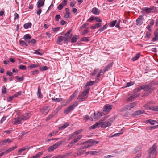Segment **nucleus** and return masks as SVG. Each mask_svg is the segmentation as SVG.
I'll list each match as a JSON object with an SVG mask.
<instances>
[{
	"mask_svg": "<svg viewBox=\"0 0 158 158\" xmlns=\"http://www.w3.org/2000/svg\"><path fill=\"white\" fill-rule=\"evenodd\" d=\"M102 114L99 112H94L93 114L91 115L90 118L91 121H95L98 119L102 116Z\"/></svg>",
	"mask_w": 158,
	"mask_h": 158,
	"instance_id": "8",
	"label": "nucleus"
},
{
	"mask_svg": "<svg viewBox=\"0 0 158 158\" xmlns=\"http://www.w3.org/2000/svg\"><path fill=\"white\" fill-rule=\"evenodd\" d=\"M55 114H56L53 112H52L51 114L48 116L47 119H46V121L49 120L51 119L55 115Z\"/></svg>",
	"mask_w": 158,
	"mask_h": 158,
	"instance_id": "34",
	"label": "nucleus"
},
{
	"mask_svg": "<svg viewBox=\"0 0 158 158\" xmlns=\"http://www.w3.org/2000/svg\"><path fill=\"white\" fill-rule=\"evenodd\" d=\"M50 110V107L48 106L44 107L40 110V112L44 115H46Z\"/></svg>",
	"mask_w": 158,
	"mask_h": 158,
	"instance_id": "10",
	"label": "nucleus"
},
{
	"mask_svg": "<svg viewBox=\"0 0 158 158\" xmlns=\"http://www.w3.org/2000/svg\"><path fill=\"white\" fill-rule=\"evenodd\" d=\"M112 106L109 104H106L105 105L103 109V111L106 114L109 112L112 109Z\"/></svg>",
	"mask_w": 158,
	"mask_h": 158,
	"instance_id": "11",
	"label": "nucleus"
},
{
	"mask_svg": "<svg viewBox=\"0 0 158 158\" xmlns=\"http://www.w3.org/2000/svg\"><path fill=\"white\" fill-rule=\"evenodd\" d=\"M71 153H67L63 154L62 155H60L61 158H64L65 157H67L71 154Z\"/></svg>",
	"mask_w": 158,
	"mask_h": 158,
	"instance_id": "49",
	"label": "nucleus"
},
{
	"mask_svg": "<svg viewBox=\"0 0 158 158\" xmlns=\"http://www.w3.org/2000/svg\"><path fill=\"white\" fill-rule=\"evenodd\" d=\"M62 143V141H59L57 143H56L54 145H52L53 147L55 149L56 148H57Z\"/></svg>",
	"mask_w": 158,
	"mask_h": 158,
	"instance_id": "25",
	"label": "nucleus"
},
{
	"mask_svg": "<svg viewBox=\"0 0 158 158\" xmlns=\"http://www.w3.org/2000/svg\"><path fill=\"white\" fill-rule=\"evenodd\" d=\"M31 23L30 22H29L25 24L23 26L25 29H27L29 28H30L31 27Z\"/></svg>",
	"mask_w": 158,
	"mask_h": 158,
	"instance_id": "28",
	"label": "nucleus"
},
{
	"mask_svg": "<svg viewBox=\"0 0 158 158\" xmlns=\"http://www.w3.org/2000/svg\"><path fill=\"white\" fill-rule=\"evenodd\" d=\"M69 124L68 123H66L64 124L63 125L59 127V128L60 130H62L65 128L69 125Z\"/></svg>",
	"mask_w": 158,
	"mask_h": 158,
	"instance_id": "37",
	"label": "nucleus"
},
{
	"mask_svg": "<svg viewBox=\"0 0 158 158\" xmlns=\"http://www.w3.org/2000/svg\"><path fill=\"white\" fill-rule=\"evenodd\" d=\"M89 88H87L78 95L77 98V99L78 100V101H83L87 98L88 97L87 95L89 94Z\"/></svg>",
	"mask_w": 158,
	"mask_h": 158,
	"instance_id": "2",
	"label": "nucleus"
},
{
	"mask_svg": "<svg viewBox=\"0 0 158 158\" xmlns=\"http://www.w3.org/2000/svg\"><path fill=\"white\" fill-rule=\"evenodd\" d=\"M140 149V148L139 147H137L135 148L134 150L133 151L134 153H136Z\"/></svg>",
	"mask_w": 158,
	"mask_h": 158,
	"instance_id": "58",
	"label": "nucleus"
},
{
	"mask_svg": "<svg viewBox=\"0 0 158 158\" xmlns=\"http://www.w3.org/2000/svg\"><path fill=\"white\" fill-rule=\"evenodd\" d=\"M2 92L3 94H5L6 92V89L5 86H3L2 89Z\"/></svg>",
	"mask_w": 158,
	"mask_h": 158,
	"instance_id": "57",
	"label": "nucleus"
},
{
	"mask_svg": "<svg viewBox=\"0 0 158 158\" xmlns=\"http://www.w3.org/2000/svg\"><path fill=\"white\" fill-rule=\"evenodd\" d=\"M27 42L31 44H34L36 42V40L34 39H33L31 40H29Z\"/></svg>",
	"mask_w": 158,
	"mask_h": 158,
	"instance_id": "56",
	"label": "nucleus"
},
{
	"mask_svg": "<svg viewBox=\"0 0 158 158\" xmlns=\"http://www.w3.org/2000/svg\"><path fill=\"white\" fill-rule=\"evenodd\" d=\"M85 152V150H81L78 151L74 153L73 156L75 157L84 154Z\"/></svg>",
	"mask_w": 158,
	"mask_h": 158,
	"instance_id": "18",
	"label": "nucleus"
},
{
	"mask_svg": "<svg viewBox=\"0 0 158 158\" xmlns=\"http://www.w3.org/2000/svg\"><path fill=\"white\" fill-rule=\"evenodd\" d=\"M158 40V35L156 34H155L154 37L153 38L152 40V41L155 42Z\"/></svg>",
	"mask_w": 158,
	"mask_h": 158,
	"instance_id": "48",
	"label": "nucleus"
},
{
	"mask_svg": "<svg viewBox=\"0 0 158 158\" xmlns=\"http://www.w3.org/2000/svg\"><path fill=\"white\" fill-rule=\"evenodd\" d=\"M83 118L86 120H91V118H90H90L89 116L87 115L84 116H83Z\"/></svg>",
	"mask_w": 158,
	"mask_h": 158,
	"instance_id": "59",
	"label": "nucleus"
},
{
	"mask_svg": "<svg viewBox=\"0 0 158 158\" xmlns=\"http://www.w3.org/2000/svg\"><path fill=\"white\" fill-rule=\"evenodd\" d=\"M14 121H13L14 125H18L20 123L21 120V118L18 117L16 118H14L13 119Z\"/></svg>",
	"mask_w": 158,
	"mask_h": 158,
	"instance_id": "16",
	"label": "nucleus"
},
{
	"mask_svg": "<svg viewBox=\"0 0 158 158\" xmlns=\"http://www.w3.org/2000/svg\"><path fill=\"white\" fill-rule=\"evenodd\" d=\"M72 37V35L71 34V35L70 36H65V38L64 39V41H69L70 39H71Z\"/></svg>",
	"mask_w": 158,
	"mask_h": 158,
	"instance_id": "38",
	"label": "nucleus"
},
{
	"mask_svg": "<svg viewBox=\"0 0 158 158\" xmlns=\"http://www.w3.org/2000/svg\"><path fill=\"white\" fill-rule=\"evenodd\" d=\"M102 123V121L101 120H100L97 123L94 125L90 126V129H94L97 128L98 127H99V126Z\"/></svg>",
	"mask_w": 158,
	"mask_h": 158,
	"instance_id": "15",
	"label": "nucleus"
},
{
	"mask_svg": "<svg viewBox=\"0 0 158 158\" xmlns=\"http://www.w3.org/2000/svg\"><path fill=\"white\" fill-rule=\"evenodd\" d=\"M156 144L153 145L152 147L150 148L148 150V153L150 157L151 156V155H152V157H154L156 154Z\"/></svg>",
	"mask_w": 158,
	"mask_h": 158,
	"instance_id": "6",
	"label": "nucleus"
},
{
	"mask_svg": "<svg viewBox=\"0 0 158 158\" xmlns=\"http://www.w3.org/2000/svg\"><path fill=\"white\" fill-rule=\"evenodd\" d=\"M140 54L139 53H138L134 57L132 58L133 61H135L139 59L140 56Z\"/></svg>",
	"mask_w": 158,
	"mask_h": 158,
	"instance_id": "26",
	"label": "nucleus"
},
{
	"mask_svg": "<svg viewBox=\"0 0 158 158\" xmlns=\"http://www.w3.org/2000/svg\"><path fill=\"white\" fill-rule=\"evenodd\" d=\"M90 40V37H83L81 38V40L85 42H88Z\"/></svg>",
	"mask_w": 158,
	"mask_h": 158,
	"instance_id": "42",
	"label": "nucleus"
},
{
	"mask_svg": "<svg viewBox=\"0 0 158 158\" xmlns=\"http://www.w3.org/2000/svg\"><path fill=\"white\" fill-rule=\"evenodd\" d=\"M61 108V106H59L53 112L56 114Z\"/></svg>",
	"mask_w": 158,
	"mask_h": 158,
	"instance_id": "54",
	"label": "nucleus"
},
{
	"mask_svg": "<svg viewBox=\"0 0 158 158\" xmlns=\"http://www.w3.org/2000/svg\"><path fill=\"white\" fill-rule=\"evenodd\" d=\"M23 38L25 41L28 42V41L31 39V37L29 34H27L24 36Z\"/></svg>",
	"mask_w": 158,
	"mask_h": 158,
	"instance_id": "24",
	"label": "nucleus"
},
{
	"mask_svg": "<svg viewBox=\"0 0 158 158\" xmlns=\"http://www.w3.org/2000/svg\"><path fill=\"white\" fill-rule=\"evenodd\" d=\"M14 20L17 19H18L19 17V15L17 13H15V14L14 15Z\"/></svg>",
	"mask_w": 158,
	"mask_h": 158,
	"instance_id": "52",
	"label": "nucleus"
},
{
	"mask_svg": "<svg viewBox=\"0 0 158 158\" xmlns=\"http://www.w3.org/2000/svg\"><path fill=\"white\" fill-rule=\"evenodd\" d=\"M29 114H28V113H27L26 114V115H23L22 116V117L21 118V121L22 120H27L28 119V115H29Z\"/></svg>",
	"mask_w": 158,
	"mask_h": 158,
	"instance_id": "35",
	"label": "nucleus"
},
{
	"mask_svg": "<svg viewBox=\"0 0 158 158\" xmlns=\"http://www.w3.org/2000/svg\"><path fill=\"white\" fill-rule=\"evenodd\" d=\"M121 132L120 133H117L116 134H114L112 136H111L110 137H113L115 136H118L120 135L121 134H122L123 132V131L122 129H121Z\"/></svg>",
	"mask_w": 158,
	"mask_h": 158,
	"instance_id": "31",
	"label": "nucleus"
},
{
	"mask_svg": "<svg viewBox=\"0 0 158 158\" xmlns=\"http://www.w3.org/2000/svg\"><path fill=\"white\" fill-rule=\"evenodd\" d=\"M106 25V24L104 25L102 28H101L100 29H99L98 31L96 33H97L99 31L100 32H102L105 29H106L107 28V27Z\"/></svg>",
	"mask_w": 158,
	"mask_h": 158,
	"instance_id": "43",
	"label": "nucleus"
},
{
	"mask_svg": "<svg viewBox=\"0 0 158 158\" xmlns=\"http://www.w3.org/2000/svg\"><path fill=\"white\" fill-rule=\"evenodd\" d=\"M140 95L139 93H135L132 94L128 98V101L130 102L134 100L135 98L138 97Z\"/></svg>",
	"mask_w": 158,
	"mask_h": 158,
	"instance_id": "12",
	"label": "nucleus"
},
{
	"mask_svg": "<svg viewBox=\"0 0 158 158\" xmlns=\"http://www.w3.org/2000/svg\"><path fill=\"white\" fill-rule=\"evenodd\" d=\"M134 84V82H132L127 83H126V87L130 86L131 85H133Z\"/></svg>",
	"mask_w": 158,
	"mask_h": 158,
	"instance_id": "61",
	"label": "nucleus"
},
{
	"mask_svg": "<svg viewBox=\"0 0 158 158\" xmlns=\"http://www.w3.org/2000/svg\"><path fill=\"white\" fill-rule=\"evenodd\" d=\"M137 105V102H134L131 103H130L121 109L119 110L120 112H123L127 110H130L131 109L133 108Z\"/></svg>",
	"mask_w": 158,
	"mask_h": 158,
	"instance_id": "3",
	"label": "nucleus"
},
{
	"mask_svg": "<svg viewBox=\"0 0 158 158\" xmlns=\"http://www.w3.org/2000/svg\"><path fill=\"white\" fill-rule=\"evenodd\" d=\"M98 143V141L94 140L93 139L89 140L85 142V143H89L90 144H87L86 145L83 147H81L80 149L82 150L84 149H86L87 148H88L91 146H92V145L94 144H97Z\"/></svg>",
	"mask_w": 158,
	"mask_h": 158,
	"instance_id": "5",
	"label": "nucleus"
},
{
	"mask_svg": "<svg viewBox=\"0 0 158 158\" xmlns=\"http://www.w3.org/2000/svg\"><path fill=\"white\" fill-rule=\"evenodd\" d=\"M64 37L63 36H59L58 37V41L59 42H61L64 40Z\"/></svg>",
	"mask_w": 158,
	"mask_h": 158,
	"instance_id": "62",
	"label": "nucleus"
},
{
	"mask_svg": "<svg viewBox=\"0 0 158 158\" xmlns=\"http://www.w3.org/2000/svg\"><path fill=\"white\" fill-rule=\"evenodd\" d=\"M154 102L153 101H151L147 103L144 104L143 106L144 107L146 108L147 110H149V108L151 106H150V105H152L154 104Z\"/></svg>",
	"mask_w": 158,
	"mask_h": 158,
	"instance_id": "13",
	"label": "nucleus"
},
{
	"mask_svg": "<svg viewBox=\"0 0 158 158\" xmlns=\"http://www.w3.org/2000/svg\"><path fill=\"white\" fill-rule=\"evenodd\" d=\"M143 17L142 15H140L139 16V18L137 19L136 22L137 24V25H141L143 21Z\"/></svg>",
	"mask_w": 158,
	"mask_h": 158,
	"instance_id": "14",
	"label": "nucleus"
},
{
	"mask_svg": "<svg viewBox=\"0 0 158 158\" xmlns=\"http://www.w3.org/2000/svg\"><path fill=\"white\" fill-rule=\"evenodd\" d=\"M60 15H56L55 17V20L57 21H58L59 20V19H60Z\"/></svg>",
	"mask_w": 158,
	"mask_h": 158,
	"instance_id": "64",
	"label": "nucleus"
},
{
	"mask_svg": "<svg viewBox=\"0 0 158 158\" xmlns=\"http://www.w3.org/2000/svg\"><path fill=\"white\" fill-rule=\"evenodd\" d=\"M52 100L53 101H54L55 102H58L61 101L62 100V98H56L55 99L52 98Z\"/></svg>",
	"mask_w": 158,
	"mask_h": 158,
	"instance_id": "46",
	"label": "nucleus"
},
{
	"mask_svg": "<svg viewBox=\"0 0 158 158\" xmlns=\"http://www.w3.org/2000/svg\"><path fill=\"white\" fill-rule=\"evenodd\" d=\"M98 69H95L93 72L91 73V75L92 76H94L98 72Z\"/></svg>",
	"mask_w": 158,
	"mask_h": 158,
	"instance_id": "45",
	"label": "nucleus"
},
{
	"mask_svg": "<svg viewBox=\"0 0 158 158\" xmlns=\"http://www.w3.org/2000/svg\"><path fill=\"white\" fill-rule=\"evenodd\" d=\"M37 95L39 98H41L43 97V95L41 93V89L40 86H39L38 88V91L37 92Z\"/></svg>",
	"mask_w": 158,
	"mask_h": 158,
	"instance_id": "21",
	"label": "nucleus"
},
{
	"mask_svg": "<svg viewBox=\"0 0 158 158\" xmlns=\"http://www.w3.org/2000/svg\"><path fill=\"white\" fill-rule=\"evenodd\" d=\"M28 148L27 146H25L24 147L18 150V152L19 153V155H22L21 152L22 151H25L26 149Z\"/></svg>",
	"mask_w": 158,
	"mask_h": 158,
	"instance_id": "27",
	"label": "nucleus"
},
{
	"mask_svg": "<svg viewBox=\"0 0 158 158\" xmlns=\"http://www.w3.org/2000/svg\"><path fill=\"white\" fill-rule=\"evenodd\" d=\"M148 123H150L151 125H153L155 124V123L157 122L155 120H152L151 119H148L146 121Z\"/></svg>",
	"mask_w": 158,
	"mask_h": 158,
	"instance_id": "33",
	"label": "nucleus"
},
{
	"mask_svg": "<svg viewBox=\"0 0 158 158\" xmlns=\"http://www.w3.org/2000/svg\"><path fill=\"white\" fill-rule=\"evenodd\" d=\"M82 137V135H79L77 137L73 139V141L75 143L78 142L79 140L81 139Z\"/></svg>",
	"mask_w": 158,
	"mask_h": 158,
	"instance_id": "36",
	"label": "nucleus"
},
{
	"mask_svg": "<svg viewBox=\"0 0 158 158\" xmlns=\"http://www.w3.org/2000/svg\"><path fill=\"white\" fill-rule=\"evenodd\" d=\"M120 20H119L118 21V22L116 23L115 24V27L117 28H118L119 29L120 28Z\"/></svg>",
	"mask_w": 158,
	"mask_h": 158,
	"instance_id": "60",
	"label": "nucleus"
},
{
	"mask_svg": "<svg viewBox=\"0 0 158 158\" xmlns=\"http://www.w3.org/2000/svg\"><path fill=\"white\" fill-rule=\"evenodd\" d=\"M115 118L113 117L109 119L107 121H106L101 124V126L102 128H106L108 127H109L111 125V124L113 121L114 120Z\"/></svg>",
	"mask_w": 158,
	"mask_h": 158,
	"instance_id": "4",
	"label": "nucleus"
},
{
	"mask_svg": "<svg viewBox=\"0 0 158 158\" xmlns=\"http://www.w3.org/2000/svg\"><path fill=\"white\" fill-rule=\"evenodd\" d=\"M95 83V81H90L87 82V83H86L85 86H90L93 85Z\"/></svg>",
	"mask_w": 158,
	"mask_h": 158,
	"instance_id": "40",
	"label": "nucleus"
},
{
	"mask_svg": "<svg viewBox=\"0 0 158 158\" xmlns=\"http://www.w3.org/2000/svg\"><path fill=\"white\" fill-rule=\"evenodd\" d=\"M117 23V20H114L111 21L110 23V26L111 27H113Z\"/></svg>",
	"mask_w": 158,
	"mask_h": 158,
	"instance_id": "39",
	"label": "nucleus"
},
{
	"mask_svg": "<svg viewBox=\"0 0 158 158\" xmlns=\"http://www.w3.org/2000/svg\"><path fill=\"white\" fill-rule=\"evenodd\" d=\"M78 103L77 102H75L72 105L68 106L64 111L65 114H68L71 111L73 110L76 106L78 105Z\"/></svg>",
	"mask_w": 158,
	"mask_h": 158,
	"instance_id": "7",
	"label": "nucleus"
},
{
	"mask_svg": "<svg viewBox=\"0 0 158 158\" xmlns=\"http://www.w3.org/2000/svg\"><path fill=\"white\" fill-rule=\"evenodd\" d=\"M144 113V111L142 110H138L135 111L133 114V115L135 116H138L141 115Z\"/></svg>",
	"mask_w": 158,
	"mask_h": 158,
	"instance_id": "20",
	"label": "nucleus"
},
{
	"mask_svg": "<svg viewBox=\"0 0 158 158\" xmlns=\"http://www.w3.org/2000/svg\"><path fill=\"white\" fill-rule=\"evenodd\" d=\"M43 153V152H39L37 154H36L34 156L35 158H38L40 157L42 155Z\"/></svg>",
	"mask_w": 158,
	"mask_h": 158,
	"instance_id": "47",
	"label": "nucleus"
},
{
	"mask_svg": "<svg viewBox=\"0 0 158 158\" xmlns=\"http://www.w3.org/2000/svg\"><path fill=\"white\" fill-rule=\"evenodd\" d=\"M112 64L110 63L108 64L106 67H105L103 69V72H105L108 71V69L110 68L112 66Z\"/></svg>",
	"mask_w": 158,
	"mask_h": 158,
	"instance_id": "29",
	"label": "nucleus"
},
{
	"mask_svg": "<svg viewBox=\"0 0 158 158\" xmlns=\"http://www.w3.org/2000/svg\"><path fill=\"white\" fill-rule=\"evenodd\" d=\"M19 68L22 70H25L26 69V67L23 65H20L19 66Z\"/></svg>",
	"mask_w": 158,
	"mask_h": 158,
	"instance_id": "53",
	"label": "nucleus"
},
{
	"mask_svg": "<svg viewBox=\"0 0 158 158\" xmlns=\"http://www.w3.org/2000/svg\"><path fill=\"white\" fill-rule=\"evenodd\" d=\"M70 13L69 12H65V14L64 15V18L65 19H67L69 17Z\"/></svg>",
	"mask_w": 158,
	"mask_h": 158,
	"instance_id": "55",
	"label": "nucleus"
},
{
	"mask_svg": "<svg viewBox=\"0 0 158 158\" xmlns=\"http://www.w3.org/2000/svg\"><path fill=\"white\" fill-rule=\"evenodd\" d=\"M152 84H150L145 86H140L138 87L137 89H135V93H139L141 90L143 89L145 91V94H150L154 89L152 87Z\"/></svg>",
	"mask_w": 158,
	"mask_h": 158,
	"instance_id": "1",
	"label": "nucleus"
},
{
	"mask_svg": "<svg viewBox=\"0 0 158 158\" xmlns=\"http://www.w3.org/2000/svg\"><path fill=\"white\" fill-rule=\"evenodd\" d=\"M22 92L19 91L18 92L16 93L14 95V97H17L18 96H20L21 95Z\"/></svg>",
	"mask_w": 158,
	"mask_h": 158,
	"instance_id": "63",
	"label": "nucleus"
},
{
	"mask_svg": "<svg viewBox=\"0 0 158 158\" xmlns=\"http://www.w3.org/2000/svg\"><path fill=\"white\" fill-rule=\"evenodd\" d=\"M79 38V35H75L71 39V42L72 43H75L76 42L77 40Z\"/></svg>",
	"mask_w": 158,
	"mask_h": 158,
	"instance_id": "22",
	"label": "nucleus"
},
{
	"mask_svg": "<svg viewBox=\"0 0 158 158\" xmlns=\"http://www.w3.org/2000/svg\"><path fill=\"white\" fill-rule=\"evenodd\" d=\"M12 142V141L10 140V139H5L1 143L2 145H4L5 144L8 142L9 143H10Z\"/></svg>",
	"mask_w": 158,
	"mask_h": 158,
	"instance_id": "30",
	"label": "nucleus"
},
{
	"mask_svg": "<svg viewBox=\"0 0 158 158\" xmlns=\"http://www.w3.org/2000/svg\"><path fill=\"white\" fill-rule=\"evenodd\" d=\"M45 0H39L37 3V7L40 8L43 6L44 4Z\"/></svg>",
	"mask_w": 158,
	"mask_h": 158,
	"instance_id": "19",
	"label": "nucleus"
},
{
	"mask_svg": "<svg viewBox=\"0 0 158 158\" xmlns=\"http://www.w3.org/2000/svg\"><path fill=\"white\" fill-rule=\"evenodd\" d=\"M78 93V89L76 90L70 96L73 98Z\"/></svg>",
	"mask_w": 158,
	"mask_h": 158,
	"instance_id": "44",
	"label": "nucleus"
},
{
	"mask_svg": "<svg viewBox=\"0 0 158 158\" xmlns=\"http://www.w3.org/2000/svg\"><path fill=\"white\" fill-rule=\"evenodd\" d=\"M48 67L46 66H43L40 67L39 68V69L40 71H45L48 69Z\"/></svg>",
	"mask_w": 158,
	"mask_h": 158,
	"instance_id": "51",
	"label": "nucleus"
},
{
	"mask_svg": "<svg viewBox=\"0 0 158 158\" xmlns=\"http://www.w3.org/2000/svg\"><path fill=\"white\" fill-rule=\"evenodd\" d=\"M40 66L39 65V64L38 63H37V64H31V65L28 66V67L29 68H36V67H37Z\"/></svg>",
	"mask_w": 158,
	"mask_h": 158,
	"instance_id": "41",
	"label": "nucleus"
},
{
	"mask_svg": "<svg viewBox=\"0 0 158 158\" xmlns=\"http://www.w3.org/2000/svg\"><path fill=\"white\" fill-rule=\"evenodd\" d=\"M91 12L94 14L98 15L99 14L100 11L96 7H94L92 8Z\"/></svg>",
	"mask_w": 158,
	"mask_h": 158,
	"instance_id": "17",
	"label": "nucleus"
},
{
	"mask_svg": "<svg viewBox=\"0 0 158 158\" xmlns=\"http://www.w3.org/2000/svg\"><path fill=\"white\" fill-rule=\"evenodd\" d=\"M15 78L17 79L18 81H22L24 79V77L23 76L22 77H19L18 76L15 77Z\"/></svg>",
	"mask_w": 158,
	"mask_h": 158,
	"instance_id": "50",
	"label": "nucleus"
},
{
	"mask_svg": "<svg viewBox=\"0 0 158 158\" xmlns=\"http://www.w3.org/2000/svg\"><path fill=\"white\" fill-rule=\"evenodd\" d=\"M149 110H151L153 111H158V106H152L149 108Z\"/></svg>",
	"mask_w": 158,
	"mask_h": 158,
	"instance_id": "23",
	"label": "nucleus"
},
{
	"mask_svg": "<svg viewBox=\"0 0 158 158\" xmlns=\"http://www.w3.org/2000/svg\"><path fill=\"white\" fill-rule=\"evenodd\" d=\"M58 131H53L51 133H50L48 135V137H51L52 136H54L56 135V134L58 132Z\"/></svg>",
	"mask_w": 158,
	"mask_h": 158,
	"instance_id": "32",
	"label": "nucleus"
},
{
	"mask_svg": "<svg viewBox=\"0 0 158 158\" xmlns=\"http://www.w3.org/2000/svg\"><path fill=\"white\" fill-rule=\"evenodd\" d=\"M143 10L146 13H149L155 12L156 10V8L154 6L151 7L150 8L145 7Z\"/></svg>",
	"mask_w": 158,
	"mask_h": 158,
	"instance_id": "9",
	"label": "nucleus"
}]
</instances>
